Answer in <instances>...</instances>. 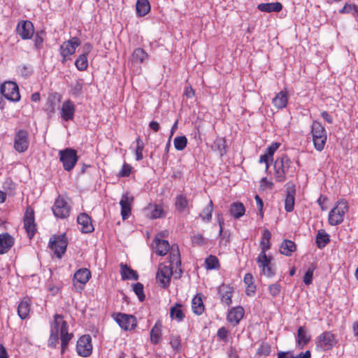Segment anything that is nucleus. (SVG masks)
<instances>
[{
  "mask_svg": "<svg viewBox=\"0 0 358 358\" xmlns=\"http://www.w3.org/2000/svg\"><path fill=\"white\" fill-rule=\"evenodd\" d=\"M59 333L60 334L62 341V354H64L73 336L68 333V324L66 322L63 320V316L56 314L54 317L50 336L51 346H53L58 340Z\"/></svg>",
  "mask_w": 358,
  "mask_h": 358,
  "instance_id": "obj_1",
  "label": "nucleus"
},
{
  "mask_svg": "<svg viewBox=\"0 0 358 358\" xmlns=\"http://www.w3.org/2000/svg\"><path fill=\"white\" fill-rule=\"evenodd\" d=\"M275 179L282 182L286 180V176H292L295 172V167L292 162L286 155L278 157L274 162Z\"/></svg>",
  "mask_w": 358,
  "mask_h": 358,
  "instance_id": "obj_2",
  "label": "nucleus"
},
{
  "mask_svg": "<svg viewBox=\"0 0 358 358\" xmlns=\"http://www.w3.org/2000/svg\"><path fill=\"white\" fill-rule=\"evenodd\" d=\"M348 210V203L345 199L338 201L336 206L329 213V223L332 226L341 224Z\"/></svg>",
  "mask_w": 358,
  "mask_h": 358,
  "instance_id": "obj_3",
  "label": "nucleus"
},
{
  "mask_svg": "<svg viewBox=\"0 0 358 358\" xmlns=\"http://www.w3.org/2000/svg\"><path fill=\"white\" fill-rule=\"evenodd\" d=\"M311 134L315 148L322 151L327 141V134L324 127L318 122L312 124Z\"/></svg>",
  "mask_w": 358,
  "mask_h": 358,
  "instance_id": "obj_4",
  "label": "nucleus"
},
{
  "mask_svg": "<svg viewBox=\"0 0 358 358\" xmlns=\"http://www.w3.org/2000/svg\"><path fill=\"white\" fill-rule=\"evenodd\" d=\"M68 240L65 234L53 235L49 241V247L55 256L61 258L66 250Z\"/></svg>",
  "mask_w": 358,
  "mask_h": 358,
  "instance_id": "obj_5",
  "label": "nucleus"
},
{
  "mask_svg": "<svg viewBox=\"0 0 358 358\" xmlns=\"http://www.w3.org/2000/svg\"><path fill=\"white\" fill-rule=\"evenodd\" d=\"M59 159L63 164L64 170L70 171L74 168L78 162V157L75 150L66 148L59 151Z\"/></svg>",
  "mask_w": 358,
  "mask_h": 358,
  "instance_id": "obj_6",
  "label": "nucleus"
},
{
  "mask_svg": "<svg viewBox=\"0 0 358 358\" xmlns=\"http://www.w3.org/2000/svg\"><path fill=\"white\" fill-rule=\"evenodd\" d=\"M80 45V41L77 37L64 41L59 48V52L62 57V63L70 59V57L76 52V48Z\"/></svg>",
  "mask_w": 358,
  "mask_h": 358,
  "instance_id": "obj_7",
  "label": "nucleus"
},
{
  "mask_svg": "<svg viewBox=\"0 0 358 358\" xmlns=\"http://www.w3.org/2000/svg\"><path fill=\"white\" fill-rule=\"evenodd\" d=\"M336 343L334 334L331 331H324L317 337L316 346L322 350L327 351L333 348Z\"/></svg>",
  "mask_w": 358,
  "mask_h": 358,
  "instance_id": "obj_8",
  "label": "nucleus"
},
{
  "mask_svg": "<svg viewBox=\"0 0 358 358\" xmlns=\"http://www.w3.org/2000/svg\"><path fill=\"white\" fill-rule=\"evenodd\" d=\"M15 31L22 39L28 40L34 34V27L30 20H20L16 26Z\"/></svg>",
  "mask_w": 358,
  "mask_h": 358,
  "instance_id": "obj_9",
  "label": "nucleus"
},
{
  "mask_svg": "<svg viewBox=\"0 0 358 358\" xmlns=\"http://www.w3.org/2000/svg\"><path fill=\"white\" fill-rule=\"evenodd\" d=\"M173 268L164 264H159L156 278L162 287L165 288L169 287L171 282V277L173 274Z\"/></svg>",
  "mask_w": 358,
  "mask_h": 358,
  "instance_id": "obj_10",
  "label": "nucleus"
},
{
  "mask_svg": "<svg viewBox=\"0 0 358 358\" xmlns=\"http://www.w3.org/2000/svg\"><path fill=\"white\" fill-rule=\"evenodd\" d=\"M76 351L83 357H87L92 354V338L90 335L82 336L77 341Z\"/></svg>",
  "mask_w": 358,
  "mask_h": 358,
  "instance_id": "obj_11",
  "label": "nucleus"
},
{
  "mask_svg": "<svg viewBox=\"0 0 358 358\" xmlns=\"http://www.w3.org/2000/svg\"><path fill=\"white\" fill-rule=\"evenodd\" d=\"M53 214L59 218H66L69 217L71 211V206L62 197H58L52 208Z\"/></svg>",
  "mask_w": 358,
  "mask_h": 358,
  "instance_id": "obj_12",
  "label": "nucleus"
},
{
  "mask_svg": "<svg viewBox=\"0 0 358 358\" xmlns=\"http://www.w3.org/2000/svg\"><path fill=\"white\" fill-rule=\"evenodd\" d=\"M29 147L28 132L24 129L18 130L14 138V148L18 152H25Z\"/></svg>",
  "mask_w": 358,
  "mask_h": 358,
  "instance_id": "obj_13",
  "label": "nucleus"
},
{
  "mask_svg": "<svg viewBox=\"0 0 358 358\" xmlns=\"http://www.w3.org/2000/svg\"><path fill=\"white\" fill-rule=\"evenodd\" d=\"M115 319L120 327L125 331L131 330L136 326V318L131 315L117 313Z\"/></svg>",
  "mask_w": 358,
  "mask_h": 358,
  "instance_id": "obj_14",
  "label": "nucleus"
},
{
  "mask_svg": "<svg viewBox=\"0 0 358 358\" xmlns=\"http://www.w3.org/2000/svg\"><path fill=\"white\" fill-rule=\"evenodd\" d=\"M24 227L27 232L29 238H31L36 232V224L34 219V212L31 208H28L24 217Z\"/></svg>",
  "mask_w": 358,
  "mask_h": 358,
  "instance_id": "obj_15",
  "label": "nucleus"
},
{
  "mask_svg": "<svg viewBox=\"0 0 358 358\" xmlns=\"http://www.w3.org/2000/svg\"><path fill=\"white\" fill-rule=\"evenodd\" d=\"M286 198L285 200V209L287 212H292L294 207L296 187L292 182H287L285 185Z\"/></svg>",
  "mask_w": 358,
  "mask_h": 358,
  "instance_id": "obj_16",
  "label": "nucleus"
},
{
  "mask_svg": "<svg viewBox=\"0 0 358 358\" xmlns=\"http://www.w3.org/2000/svg\"><path fill=\"white\" fill-rule=\"evenodd\" d=\"M91 278V272L87 268H80L78 270L73 277L74 285L76 287V283H80L81 285H79L76 287L77 291L80 292L83 289V285H85L90 278Z\"/></svg>",
  "mask_w": 358,
  "mask_h": 358,
  "instance_id": "obj_17",
  "label": "nucleus"
},
{
  "mask_svg": "<svg viewBox=\"0 0 358 358\" xmlns=\"http://www.w3.org/2000/svg\"><path fill=\"white\" fill-rule=\"evenodd\" d=\"M271 237V234L268 229H265L262 234V240L260 241V247H261V252L259 253L258 257L261 259H264V262L266 261V251L271 248V243L270 239Z\"/></svg>",
  "mask_w": 358,
  "mask_h": 358,
  "instance_id": "obj_18",
  "label": "nucleus"
},
{
  "mask_svg": "<svg viewBox=\"0 0 358 358\" xmlns=\"http://www.w3.org/2000/svg\"><path fill=\"white\" fill-rule=\"evenodd\" d=\"M134 201L133 196H129L127 194H123L120 204L121 206V215L124 220L129 217L131 210V203Z\"/></svg>",
  "mask_w": 358,
  "mask_h": 358,
  "instance_id": "obj_19",
  "label": "nucleus"
},
{
  "mask_svg": "<svg viewBox=\"0 0 358 358\" xmlns=\"http://www.w3.org/2000/svg\"><path fill=\"white\" fill-rule=\"evenodd\" d=\"M15 239L8 233L0 234V255L7 253L14 245Z\"/></svg>",
  "mask_w": 358,
  "mask_h": 358,
  "instance_id": "obj_20",
  "label": "nucleus"
},
{
  "mask_svg": "<svg viewBox=\"0 0 358 358\" xmlns=\"http://www.w3.org/2000/svg\"><path fill=\"white\" fill-rule=\"evenodd\" d=\"M264 259L257 257V263L259 266L262 268V272L267 277H273L275 274V271L272 266L271 260L272 258L270 256H266V261H264Z\"/></svg>",
  "mask_w": 358,
  "mask_h": 358,
  "instance_id": "obj_21",
  "label": "nucleus"
},
{
  "mask_svg": "<svg viewBox=\"0 0 358 358\" xmlns=\"http://www.w3.org/2000/svg\"><path fill=\"white\" fill-rule=\"evenodd\" d=\"M76 108L73 103L70 100L65 101L62 106L61 117L65 121L73 120Z\"/></svg>",
  "mask_w": 358,
  "mask_h": 358,
  "instance_id": "obj_22",
  "label": "nucleus"
},
{
  "mask_svg": "<svg viewBox=\"0 0 358 358\" xmlns=\"http://www.w3.org/2000/svg\"><path fill=\"white\" fill-rule=\"evenodd\" d=\"M77 222L80 225L83 233H90L94 231L91 217L87 213H80L77 217Z\"/></svg>",
  "mask_w": 358,
  "mask_h": 358,
  "instance_id": "obj_23",
  "label": "nucleus"
},
{
  "mask_svg": "<svg viewBox=\"0 0 358 358\" xmlns=\"http://www.w3.org/2000/svg\"><path fill=\"white\" fill-rule=\"evenodd\" d=\"M169 262H170V265L169 266H170L171 268H179L180 274L182 273V271L180 268V264H181L180 255L179 248H178V245H173L171 248Z\"/></svg>",
  "mask_w": 358,
  "mask_h": 358,
  "instance_id": "obj_24",
  "label": "nucleus"
},
{
  "mask_svg": "<svg viewBox=\"0 0 358 358\" xmlns=\"http://www.w3.org/2000/svg\"><path fill=\"white\" fill-rule=\"evenodd\" d=\"M31 310V300L28 297H24L17 307V314L22 320L26 319Z\"/></svg>",
  "mask_w": 358,
  "mask_h": 358,
  "instance_id": "obj_25",
  "label": "nucleus"
},
{
  "mask_svg": "<svg viewBox=\"0 0 358 358\" xmlns=\"http://www.w3.org/2000/svg\"><path fill=\"white\" fill-rule=\"evenodd\" d=\"M244 315V310L241 306H237L232 308L228 313L227 320L230 323L234 325L237 324L243 318Z\"/></svg>",
  "mask_w": 358,
  "mask_h": 358,
  "instance_id": "obj_26",
  "label": "nucleus"
},
{
  "mask_svg": "<svg viewBox=\"0 0 358 358\" xmlns=\"http://www.w3.org/2000/svg\"><path fill=\"white\" fill-rule=\"evenodd\" d=\"M233 289L227 285H222L218 289V292L221 296L222 301L227 306H230L232 302L231 294Z\"/></svg>",
  "mask_w": 358,
  "mask_h": 358,
  "instance_id": "obj_27",
  "label": "nucleus"
},
{
  "mask_svg": "<svg viewBox=\"0 0 358 358\" xmlns=\"http://www.w3.org/2000/svg\"><path fill=\"white\" fill-rule=\"evenodd\" d=\"M288 102L287 91H280L273 99V105L278 109L285 108Z\"/></svg>",
  "mask_w": 358,
  "mask_h": 358,
  "instance_id": "obj_28",
  "label": "nucleus"
},
{
  "mask_svg": "<svg viewBox=\"0 0 358 358\" xmlns=\"http://www.w3.org/2000/svg\"><path fill=\"white\" fill-rule=\"evenodd\" d=\"M282 8V6L279 2L274 3H262L257 6V9L262 12L271 13L280 12Z\"/></svg>",
  "mask_w": 358,
  "mask_h": 358,
  "instance_id": "obj_29",
  "label": "nucleus"
},
{
  "mask_svg": "<svg viewBox=\"0 0 358 358\" xmlns=\"http://www.w3.org/2000/svg\"><path fill=\"white\" fill-rule=\"evenodd\" d=\"M150 4L148 0H137L136 4V15L143 17L150 11Z\"/></svg>",
  "mask_w": 358,
  "mask_h": 358,
  "instance_id": "obj_30",
  "label": "nucleus"
},
{
  "mask_svg": "<svg viewBox=\"0 0 358 358\" xmlns=\"http://www.w3.org/2000/svg\"><path fill=\"white\" fill-rule=\"evenodd\" d=\"M310 341V336L306 332L304 327H299L297 331V343L300 348L308 344Z\"/></svg>",
  "mask_w": 358,
  "mask_h": 358,
  "instance_id": "obj_31",
  "label": "nucleus"
},
{
  "mask_svg": "<svg viewBox=\"0 0 358 358\" xmlns=\"http://www.w3.org/2000/svg\"><path fill=\"white\" fill-rule=\"evenodd\" d=\"M162 322L160 321H157L150 331V341L155 345H157L160 342L162 336Z\"/></svg>",
  "mask_w": 358,
  "mask_h": 358,
  "instance_id": "obj_32",
  "label": "nucleus"
},
{
  "mask_svg": "<svg viewBox=\"0 0 358 358\" xmlns=\"http://www.w3.org/2000/svg\"><path fill=\"white\" fill-rule=\"evenodd\" d=\"M192 308L194 314L200 315L204 311V305L201 294H196L192 299Z\"/></svg>",
  "mask_w": 358,
  "mask_h": 358,
  "instance_id": "obj_33",
  "label": "nucleus"
},
{
  "mask_svg": "<svg viewBox=\"0 0 358 358\" xmlns=\"http://www.w3.org/2000/svg\"><path fill=\"white\" fill-rule=\"evenodd\" d=\"M121 275L122 280L134 279L138 280V275L137 272L131 268L128 267L127 264H121Z\"/></svg>",
  "mask_w": 358,
  "mask_h": 358,
  "instance_id": "obj_34",
  "label": "nucleus"
},
{
  "mask_svg": "<svg viewBox=\"0 0 358 358\" xmlns=\"http://www.w3.org/2000/svg\"><path fill=\"white\" fill-rule=\"evenodd\" d=\"M330 241L329 235L324 229L317 231L316 236V245L322 249L324 248Z\"/></svg>",
  "mask_w": 358,
  "mask_h": 358,
  "instance_id": "obj_35",
  "label": "nucleus"
},
{
  "mask_svg": "<svg viewBox=\"0 0 358 358\" xmlns=\"http://www.w3.org/2000/svg\"><path fill=\"white\" fill-rule=\"evenodd\" d=\"M156 243V253L160 256H164L170 249L169 243L165 240L155 239Z\"/></svg>",
  "mask_w": 358,
  "mask_h": 358,
  "instance_id": "obj_36",
  "label": "nucleus"
},
{
  "mask_svg": "<svg viewBox=\"0 0 358 358\" xmlns=\"http://www.w3.org/2000/svg\"><path fill=\"white\" fill-rule=\"evenodd\" d=\"M245 212L244 205L241 202H234L231 205L230 213L231 215L236 219L242 217Z\"/></svg>",
  "mask_w": 358,
  "mask_h": 358,
  "instance_id": "obj_37",
  "label": "nucleus"
},
{
  "mask_svg": "<svg viewBox=\"0 0 358 358\" xmlns=\"http://www.w3.org/2000/svg\"><path fill=\"white\" fill-rule=\"evenodd\" d=\"M170 317L172 320L175 319L178 322H182L185 318V313L182 310V305L176 303L170 309Z\"/></svg>",
  "mask_w": 358,
  "mask_h": 358,
  "instance_id": "obj_38",
  "label": "nucleus"
},
{
  "mask_svg": "<svg viewBox=\"0 0 358 358\" xmlns=\"http://www.w3.org/2000/svg\"><path fill=\"white\" fill-rule=\"evenodd\" d=\"M296 250L295 243L290 240H284L280 245V253L286 255L290 256L292 252Z\"/></svg>",
  "mask_w": 358,
  "mask_h": 358,
  "instance_id": "obj_39",
  "label": "nucleus"
},
{
  "mask_svg": "<svg viewBox=\"0 0 358 358\" xmlns=\"http://www.w3.org/2000/svg\"><path fill=\"white\" fill-rule=\"evenodd\" d=\"M150 211V217L152 219L159 218L164 216L165 213L161 205H150L148 208Z\"/></svg>",
  "mask_w": 358,
  "mask_h": 358,
  "instance_id": "obj_40",
  "label": "nucleus"
},
{
  "mask_svg": "<svg viewBox=\"0 0 358 358\" xmlns=\"http://www.w3.org/2000/svg\"><path fill=\"white\" fill-rule=\"evenodd\" d=\"M213 211V203L210 200L208 204L203 208L199 214V217L206 222H210L212 219V213Z\"/></svg>",
  "mask_w": 358,
  "mask_h": 358,
  "instance_id": "obj_41",
  "label": "nucleus"
},
{
  "mask_svg": "<svg viewBox=\"0 0 358 358\" xmlns=\"http://www.w3.org/2000/svg\"><path fill=\"white\" fill-rule=\"evenodd\" d=\"M148 54L142 48H136L132 53V61L138 63H143L148 59Z\"/></svg>",
  "mask_w": 358,
  "mask_h": 358,
  "instance_id": "obj_42",
  "label": "nucleus"
},
{
  "mask_svg": "<svg viewBox=\"0 0 358 358\" xmlns=\"http://www.w3.org/2000/svg\"><path fill=\"white\" fill-rule=\"evenodd\" d=\"M75 66L79 71H85L88 66V59L87 54H82L76 59Z\"/></svg>",
  "mask_w": 358,
  "mask_h": 358,
  "instance_id": "obj_43",
  "label": "nucleus"
},
{
  "mask_svg": "<svg viewBox=\"0 0 358 358\" xmlns=\"http://www.w3.org/2000/svg\"><path fill=\"white\" fill-rule=\"evenodd\" d=\"M56 96H49L45 106V110L48 113V115H52L55 112L56 109Z\"/></svg>",
  "mask_w": 358,
  "mask_h": 358,
  "instance_id": "obj_44",
  "label": "nucleus"
},
{
  "mask_svg": "<svg viewBox=\"0 0 358 358\" xmlns=\"http://www.w3.org/2000/svg\"><path fill=\"white\" fill-rule=\"evenodd\" d=\"M174 147L177 150H183L187 144V139L185 136H177L173 141Z\"/></svg>",
  "mask_w": 358,
  "mask_h": 358,
  "instance_id": "obj_45",
  "label": "nucleus"
},
{
  "mask_svg": "<svg viewBox=\"0 0 358 358\" xmlns=\"http://www.w3.org/2000/svg\"><path fill=\"white\" fill-rule=\"evenodd\" d=\"M188 201L187 198L183 195H179L176 197V207L179 212H183L184 210L187 207Z\"/></svg>",
  "mask_w": 358,
  "mask_h": 358,
  "instance_id": "obj_46",
  "label": "nucleus"
},
{
  "mask_svg": "<svg viewBox=\"0 0 358 358\" xmlns=\"http://www.w3.org/2000/svg\"><path fill=\"white\" fill-rule=\"evenodd\" d=\"M45 32L43 31H37L35 34L34 43V47L37 50H40L44 42Z\"/></svg>",
  "mask_w": 358,
  "mask_h": 358,
  "instance_id": "obj_47",
  "label": "nucleus"
},
{
  "mask_svg": "<svg viewBox=\"0 0 358 358\" xmlns=\"http://www.w3.org/2000/svg\"><path fill=\"white\" fill-rule=\"evenodd\" d=\"M340 13H352L354 16L358 15V6L355 4L345 3L343 8L339 10Z\"/></svg>",
  "mask_w": 358,
  "mask_h": 358,
  "instance_id": "obj_48",
  "label": "nucleus"
},
{
  "mask_svg": "<svg viewBox=\"0 0 358 358\" xmlns=\"http://www.w3.org/2000/svg\"><path fill=\"white\" fill-rule=\"evenodd\" d=\"M170 345L173 351L179 352L181 348V338L180 336H171L170 338Z\"/></svg>",
  "mask_w": 358,
  "mask_h": 358,
  "instance_id": "obj_49",
  "label": "nucleus"
},
{
  "mask_svg": "<svg viewBox=\"0 0 358 358\" xmlns=\"http://www.w3.org/2000/svg\"><path fill=\"white\" fill-rule=\"evenodd\" d=\"M136 159L140 161L143 159V151L144 149V143L142 140L138 137L136 140Z\"/></svg>",
  "mask_w": 358,
  "mask_h": 358,
  "instance_id": "obj_50",
  "label": "nucleus"
},
{
  "mask_svg": "<svg viewBox=\"0 0 358 358\" xmlns=\"http://www.w3.org/2000/svg\"><path fill=\"white\" fill-rule=\"evenodd\" d=\"M206 265L208 269H215L219 266L218 259L213 255H210L206 259Z\"/></svg>",
  "mask_w": 358,
  "mask_h": 358,
  "instance_id": "obj_51",
  "label": "nucleus"
},
{
  "mask_svg": "<svg viewBox=\"0 0 358 358\" xmlns=\"http://www.w3.org/2000/svg\"><path fill=\"white\" fill-rule=\"evenodd\" d=\"M271 352V348L269 344L266 343H262L257 350V354L259 356H268Z\"/></svg>",
  "mask_w": 358,
  "mask_h": 358,
  "instance_id": "obj_52",
  "label": "nucleus"
},
{
  "mask_svg": "<svg viewBox=\"0 0 358 358\" xmlns=\"http://www.w3.org/2000/svg\"><path fill=\"white\" fill-rule=\"evenodd\" d=\"M133 290L134 293L138 296V299L141 301H143L145 299V296L143 293V285L140 282H137L134 285Z\"/></svg>",
  "mask_w": 358,
  "mask_h": 358,
  "instance_id": "obj_53",
  "label": "nucleus"
},
{
  "mask_svg": "<svg viewBox=\"0 0 358 358\" xmlns=\"http://www.w3.org/2000/svg\"><path fill=\"white\" fill-rule=\"evenodd\" d=\"M226 141L224 138H217L214 142V145L217 148L221 156L226 153Z\"/></svg>",
  "mask_w": 358,
  "mask_h": 358,
  "instance_id": "obj_54",
  "label": "nucleus"
},
{
  "mask_svg": "<svg viewBox=\"0 0 358 358\" xmlns=\"http://www.w3.org/2000/svg\"><path fill=\"white\" fill-rule=\"evenodd\" d=\"M6 99L11 101H18L20 99V91H6L4 92Z\"/></svg>",
  "mask_w": 358,
  "mask_h": 358,
  "instance_id": "obj_55",
  "label": "nucleus"
},
{
  "mask_svg": "<svg viewBox=\"0 0 358 358\" xmlns=\"http://www.w3.org/2000/svg\"><path fill=\"white\" fill-rule=\"evenodd\" d=\"M0 90H19V87L15 82L6 81L0 84Z\"/></svg>",
  "mask_w": 358,
  "mask_h": 358,
  "instance_id": "obj_56",
  "label": "nucleus"
},
{
  "mask_svg": "<svg viewBox=\"0 0 358 358\" xmlns=\"http://www.w3.org/2000/svg\"><path fill=\"white\" fill-rule=\"evenodd\" d=\"M314 270V267H310L306 272L303 276V282L305 285H308L312 283Z\"/></svg>",
  "mask_w": 358,
  "mask_h": 358,
  "instance_id": "obj_57",
  "label": "nucleus"
},
{
  "mask_svg": "<svg viewBox=\"0 0 358 358\" xmlns=\"http://www.w3.org/2000/svg\"><path fill=\"white\" fill-rule=\"evenodd\" d=\"M132 167L128 164H124L118 176L120 177H127L131 172Z\"/></svg>",
  "mask_w": 358,
  "mask_h": 358,
  "instance_id": "obj_58",
  "label": "nucleus"
},
{
  "mask_svg": "<svg viewBox=\"0 0 358 358\" xmlns=\"http://www.w3.org/2000/svg\"><path fill=\"white\" fill-rule=\"evenodd\" d=\"M268 290H269V293L273 296H276L280 294V290H281V287L278 283H274V284L271 285L268 287Z\"/></svg>",
  "mask_w": 358,
  "mask_h": 358,
  "instance_id": "obj_59",
  "label": "nucleus"
},
{
  "mask_svg": "<svg viewBox=\"0 0 358 358\" xmlns=\"http://www.w3.org/2000/svg\"><path fill=\"white\" fill-rule=\"evenodd\" d=\"M279 143H273L270 146L266 148V153L271 157H273L275 152L278 149L280 146Z\"/></svg>",
  "mask_w": 358,
  "mask_h": 358,
  "instance_id": "obj_60",
  "label": "nucleus"
},
{
  "mask_svg": "<svg viewBox=\"0 0 358 358\" xmlns=\"http://www.w3.org/2000/svg\"><path fill=\"white\" fill-rule=\"evenodd\" d=\"M18 72L24 77L29 76L32 70L30 66H22L18 67Z\"/></svg>",
  "mask_w": 358,
  "mask_h": 358,
  "instance_id": "obj_61",
  "label": "nucleus"
},
{
  "mask_svg": "<svg viewBox=\"0 0 358 358\" xmlns=\"http://www.w3.org/2000/svg\"><path fill=\"white\" fill-rule=\"evenodd\" d=\"M217 335L220 340L225 341L228 335V331L225 327H221L218 329Z\"/></svg>",
  "mask_w": 358,
  "mask_h": 358,
  "instance_id": "obj_62",
  "label": "nucleus"
},
{
  "mask_svg": "<svg viewBox=\"0 0 358 358\" xmlns=\"http://www.w3.org/2000/svg\"><path fill=\"white\" fill-rule=\"evenodd\" d=\"M192 243L200 245L204 243V238L201 234H196L192 237Z\"/></svg>",
  "mask_w": 358,
  "mask_h": 358,
  "instance_id": "obj_63",
  "label": "nucleus"
},
{
  "mask_svg": "<svg viewBox=\"0 0 358 358\" xmlns=\"http://www.w3.org/2000/svg\"><path fill=\"white\" fill-rule=\"evenodd\" d=\"M256 292V285L255 284L247 285L245 289V294L249 296H253Z\"/></svg>",
  "mask_w": 358,
  "mask_h": 358,
  "instance_id": "obj_64",
  "label": "nucleus"
}]
</instances>
